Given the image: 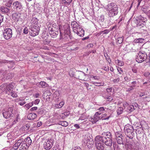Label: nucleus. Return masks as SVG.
<instances>
[{
    "mask_svg": "<svg viewBox=\"0 0 150 150\" xmlns=\"http://www.w3.org/2000/svg\"><path fill=\"white\" fill-rule=\"evenodd\" d=\"M59 96V93L58 91H55L54 94L53 96L55 97H57Z\"/></svg>",
    "mask_w": 150,
    "mask_h": 150,
    "instance_id": "nucleus-50",
    "label": "nucleus"
},
{
    "mask_svg": "<svg viewBox=\"0 0 150 150\" xmlns=\"http://www.w3.org/2000/svg\"><path fill=\"white\" fill-rule=\"evenodd\" d=\"M22 142V144L20 148V149L22 150H26L29 146H28L27 144H25L23 142Z\"/></svg>",
    "mask_w": 150,
    "mask_h": 150,
    "instance_id": "nucleus-27",
    "label": "nucleus"
},
{
    "mask_svg": "<svg viewBox=\"0 0 150 150\" xmlns=\"http://www.w3.org/2000/svg\"><path fill=\"white\" fill-rule=\"evenodd\" d=\"M71 26L73 32L81 37H83L84 35V31L81 26L76 21H72Z\"/></svg>",
    "mask_w": 150,
    "mask_h": 150,
    "instance_id": "nucleus-4",
    "label": "nucleus"
},
{
    "mask_svg": "<svg viewBox=\"0 0 150 150\" xmlns=\"http://www.w3.org/2000/svg\"><path fill=\"white\" fill-rule=\"evenodd\" d=\"M40 100L39 99H37L34 101V103L35 104H38L40 102Z\"/></svg>",
    "mask_w": 150,
    "mask_h": 150,
    "instance_id": "nucleus-62",
    "label": "nucleus"
},
{
    "mask_svg": "<svg viewBox=\"0 0 150 150\" xmlns=\"http://www.w3.org/2000/svg\"><path fill=\"white\" fill-rule=\"evenodd\" d=\"M48 30L49 31L50 34L51 36L53 38L56 37L59 34L58 31H54L53 30L52 28H51L50 26L48 27Z\"/></svg>",
    "mask_w": 150,
    "mask_h": 150,
    "instance_id": "nucleus-15",
    "label": "nucleus"
},
{
    "mask_svg": "<svg viewBox=\"0 0 150 150\" xmlns=\"http://www.w3.org/2000/svg\"><path fill=\"white\" fill-rule=\"evenodd\" d=\"M112 135L109 132H104L101 135L97 136L95 139L96 147L98 150H103L104 149V144L109 146L112 144Z\"/></svg>",
    "mask_w": 150,
    "mask_h": 150,
    "instance_id": "nucleus-1",
    "label": "nucleus"
},
{
    "mask_svg": "<svg viewBox=\"0 0 150 150\" xmlns=\"http://www.w3.org/2000/svg\"><path fill=\"white\" fill-rule=\"evenodd\" d=\"M23 142L25 144H27L28 146H29L31 144L32 140L30 137H27L24 140H23Z\"/></svg>",
    "mask_w": 150,
    "mask_h": 150,
    "instance_id": "nucleus-20",
    "label": "nucleus"
},
{
    "mask_svg": "<svg viewBox=\"0 0 150 150\" xmlns=\"http://www.w3.org/2000/svg\"><path fill=\"white\" fill-rule=\"evenodd\" d=\"M144 39L142 38H139L137 39H136L134 40V41L137 43H143Z\"/></svg>",
    "mask_w": 150,
    "mask_h": 150,
    "instance_id": "nucleus-38",
    "label": "nucleus"
},
{
    "mask_svg": "<svg viewBox=\"0 0 150 150\" xmlns=\"http://www.w3.org/2000/svg\"><path fill=\"white\" fill-rule=\"evenodd\" d=\"M12 4V1H8L6 4V5L7 7H10Z\"/></svg>",
    "mask_w": 150,
    "mask_h": 150,
    "instance_id": "nucleus-49",
    "label": "nucleus"
},
{
    "mask_svg": "<svg viewBox=\"0 0 150 150\" xmlns=\"http://www.w3.org/2000/svg\"><path fill=\"white\" fill-rule=\"evenodd\" d=\"M149 10H148V9H147V8H143V12L145 13H146V14H147V15H148V11Z\"/></svg>",
    "mask_w": 150,
    "mask_h": 150,
    "instance_id": "nucleus-58",
    "label": "nucleus"
},
{
    "mask_svg": "<svg viewBox=\"0 0 150 150\" xmlns=\"http://www.w3.org/2000/svg\"><path fill=\"white\" fill-rule=\"evenodd\" d=\"M147 21L146 18L140 16L135 21V23L136 24L137 26L139 27L140 26H143L144 23Z\"/></svg>",
    "mask_w": 150,
    "mask_h": 150,
    "instance_id": "nucleus-10",
    "label": "nucleus"
},
{
    "mask_svg": "<svg viewBox=\"0 0 150 150\" xmlns=\"http://www.w3.org/2000/svg\"><path fill=\"white\" fill-rule=\"evenodd\" d=\"M134 44L130 43L127 45L125 48V50L128 51H130L132 49L133 47L134 46Z\"/></svg>",
    "mask_w": 150,
    "mask_h": 150,
    "instance_id": "nucleus-22",
    "label": "nucleus"
},
{
    "mask_svg": "<svg viewBox=\"0 0 150 150\" xmlns=\"http://www.w3.org/2000/svg\"><path fill=\"white\" fill-rule=\"evenodd\" d=\"M0 11L3 13H7L10 12V9L7 7L2 6L0 8Z\"/></svg>",
    "mask_w": 150,
    "mask_h": 150,
    "instance_id": "nucleus-18",
    "label": "nucleus"
},
{
    "mask_svg": "<svg viewBox=\"0 0 150 150\" xmlns=\"http://www.w3.org/2000/svg\"><path fill=\"white\" fill-rule=\"evenodd\" d=\"M3 86L2 84L0 86V94H1L3 92L5 93L4 88H3Z\"/></svg>",
    "mask_w": 150,
    "mask_h": 150,
    "instance_id": "nucleus-47",
    "label": "nucleus"
},
{
    "mask_svg": "<svg viewBox=\"0 0 150 150\" xmlns=\"http://www.w3.org/2000/svg\"><path fill=\"white\" fill-rule=\"evenodd\" d=\"M28 31L27 28L26 27H25L23 30V33L24 34H26L28 33Z\"/></svg>",
    "mask_w": 150,
    "mask_h": 150,
    "instance_id": "nucleus-48",
    "label": "nucleus"
},
{
    "mask_svg": "<svg viewBox=\"0 0 150 150\" xmlns=\"http://www.w3.org/2000/svg\"><path fill=\"white\" fill-rule=\"evenodd\" d=\"M104 56L106 58V59L108 61V63L110 64L111 62V60H110L109 57L108 56L107 53H104Z\"/></svg>",
    "mask_w": 150,
    "mask_h": 150,
    "instance_id": "nucleus-35",
    "label": "nucleus"
},
{
    "mask_svg": "<svg viewBox=\"0 0 150 150\" xmlns=\"http://www.w3.org/2000/svg\"><path fill=\"white\" fill-rule=\"evenodd\" d=\"M107 10L108 11V16L110 17H113L117 15L118 8L114 3H111L107 5Z\"/></svg>",
    "mask_w": 150,
    "mask_h": 150,
    "instance_id": "nucleus-3",
    "label": "nucleus"
},
{
    "mask_svg": "<svg viewBox=\"0 0 150 150\" xmlns=\"http://www.w3.org/2000/svg\"><path fill=\"white\" fill-rule=\"evenodd\" d=\"M52 96L50 95H47L46 97V98L48 101L50 100L51 99Z\"/></svg>",
    "mask_w": 150,
    "mask_h": 150,
    "instance_id": "nucleus-59",
    "label": "nucleus"
},
{
    "mask_svg": "<svg viewBox=\"0 0 150 150\" xmlns=\"http://www.w3.org/2000/svg\"><path fill=\"white\" fill-rule=\"evenodd\" d=\"M58 124L64 127H66L68 125V123L66 121H62L59 122Z\"/></svg>",
    "mask_w": 150,
    "mask_h": 150,
    "instance_id": "nucleus-30",
    "label": "nucleus"
},
{
    "mask_svg": "<svg viewBox=\"0 0 150 150\" xmlns=\"http://www.w3.org/2000/svg\"><path fill=\"white\" fill-rule=\"evenodd\" d=\"M144 75L147 79H150V73L148 72H146L144 73Z\"/></svg>",
    "mask_w": 150,
    "mask_h": 150,
    "instance_id": "nucleus-44",
    "label": "nucleus"
},
{
    "mask_svg": "<svg viewBox=\"0 0 150 150\" xmlns=\"http://www.w3.org/2000/svg\"><path fill=\"white\" fill-rule=\"evenodd\" d=\"M14 74L12 73H8L6 76L7 79H10L13 77Z\"/></svg>",
    "mask_w": 150,
    "mask_h": 150,
    "instance_id": "nucleus-45",
    "label": "nucleus"
},
{
    "mask_svg": "<svg viewBox=\"0 0 150 150\" xmlns=\"http://www.w3.org/2000/svg\"><path fill=\"white\" fill-rule=\"evenodd\" d=\"M3 35L5 39H9L12 37V30L9 28L4 29L3 30Z\"/></svg>",
    "mask_w": 150,
    "mask_h": 150,
    "instance_id": "nucleus-9",
    "label": "nucleus"
},
{
    "mask_svg": "<svg viewBox=\"0 0 150 150\" xmlns=\"http://www.w3.org/2000/svg\"><path fill=\"white\" fill-rule=\"evenodd\" d=\"M23 140V138H21L18 140L13 145V148L15 150H17L22 143Z\"/></svg>",
    "mask_w": 150,
    "mask_h": 150,
    "instance_id": "nucleus-16",
    "label": "nucleus"
},
{
    "mask_svg": "<svg viewBox=\"0 0 150 150\" xmlns=\"http://www.w3.org/2000/svg\"><path fill=\"white\" fill-rule=\"evenodd\" d=\"M103 97L107 101L110 102L112 100V96H111V95H109V96H103Z\"/></svg>",
    "mask_w": 150,
    "mask_h": 150,
    "instance_id": "nucleus-29",
    "label": "nucleus"
},
{
    "mask_svg": "<svg viewBox=\"0 0 150 150\" xmlns=\"http://www.w3.org/2000/svg\"><path fill=\"white\" fill-rule=\"evenodd\" d=\"M124 131L126 136L130 139H132L134 137L133 127L130 124H128L125 126Z\"/></svg>",
    "mask_w": 150,
    "mask_h": 150,
    "instance_id": "nucleus-5",
    "label": "nucleus"
},
{
    "mask_svg": "<svg viewBox=\"0 0 150 150\" xmlns=\"http://www.w3.org/2000/svg\"><path fill=\"white\" fill-rule=\"evenodd\" d=\"M137 84V82L136 81H133L131 83L130 86H131V88L134 89L136 86Z\"/></svg>",
    "mask_w": 150,
    "mask_h": 150,
    "instance_id": "nucleus-42",
    "label": "nucleus"
},
{
    "mask_svg": "<svg viewBox=\"0 0 150 150\" xmlns=\"http://www.w3.org/2000/svg\"><path fill=\"white\" fill-rule=\"evenodd\" d=\"M36 85L40 88H45L49 86V85L44 81H41L36 83Z\"/></svg>",
    "mask_w": 150,
    "mask_h": 150,
    "instance_id": "nucleus-17",
    "label": "nucleus"
},
{
    "mask_svg": "<svg viewBox=\"0 0 150 150\" xmlns=\"http://www.w3.org/2000/svg\"><path fill=\"white\" fill-rule=\"evenodd\" d=\"M54 144V141L52 139L46 140L43 144L44 149L46 150H49L51 149Z\"/></svg>",
    "mask_w": 150,
    "mask_h": 150,
    "instance_id": "nucleus-11",
    "label": "nucleus"
},
{
    "mask_svg": "<svg viewBox=\"0 0 150 150\" xmlns=\"http://www.w3.org/2000/svg\"><path fill=\"white\" fill-rule=\"evenodd\" d=\"M3 88H4L5 93L8 95L11 93V92L13 90L15 85L14 83H11L9 84L5 83L2 84Z\"/></svg>",
    "mask_w": 150,
    "mask_h": 150,
    "instance_id": "nucleus-8",
    "label": "nucleus"
},
{
    "mask_svg": "<svg viewBox=\"0 0 150 150\" xmlns=\"http://www.w3.org/2000/svg\"><path fill=\"white\" fill-rule=\"evenodd\" d=\"M73 150H82L79 146L74 147L73 148Z\"/></svg>",
    "mask_w": 150,
    "mask_h": 150,
    "instance_id": "nucleus-60",
    "label": "nucleus"
},
{
    "mask_svg": "<svg viewBox=\"0 0 150 150\" xmlns=\"http://www.w3.org/2000/svg\"><path fill=\"white\" fill-rule=\"evenodd\" d=\"M13 5L17 11H20L23 10L22 5L20 2L15 1L13 3Z\"/></svg>",
    "mask_w": 150,
    "mask_h": 150,
    "instance_id": "nucleus-13",
    "label": "nucleus"
},
{
    "mask_svg": "<svg viewBox=\"0 0 150 150\" xmlns=\"http://www.w3.org/2000/svg\"><path fill=\"white\" fill-rule=\"evenodd\" d=\"M101 116H101V119H102V120H108L110 117V115L107 116L106 114H103Z\"/></svg>",
    "mask_w": 150,
    "mask_h": 150,
    "instance_id": "nucleus-32",
    "label": "nucleus"
},
{
    "mask_svg": "<svg viewBox=\"0 0 150 150\" xmlns=\"http://www.w3.org/2000/svg\"><path fill=\"white\" fill-rule=\"evenodd\" d=\"M106 91L107 93L109 95H111L113 93V89L112 87H110L106 89Z\"/></svg>",
    "mask_w": 150,
    "mask_h": 150,
    "instance_id": "nucleus-36",
    "label": "nucleus"
},
{
    "mask_svg": "<svg viewBox=\"0 0 150 150\" xmlns=\"http://www.w3.org/2000/svg\"><path fill=\"white\" fill-rule=\"evenodd\" d=\"M21 14L19 13H15L12 14L13 18L15 21H17L19 20Z\"/></svg>",
    "mask_w": 150,
    "mask_h": 150,
    "instance_id": "nucleus-19",
    "label": "nucleus"
},
{
    "mask_svg": "<svg viewBox=\"0 0 150 150\" xmlns=\"http://www.w3.org/2000/svg\"><path fill=\"white\" fill-rule=\"evenodd\" d=\"M105 108H104L103 107H100L98 109L99 111L97 112L100 113V115L101 113L104 112V111H105Z\"/></svg>",
    "mask_w": 150,
    "mask_h": 150,
    "instance_id": "nucleus-40",
    "label": "nucleus"
},
{
    "mask_svg": "<svg viewBox=\"0 0 150 150\" xmlns=\"http://www.w3.org/2000/svg\"><path fill=\"white\" fill-rule=\"evenodd\" d=\"M117 64L118 66H122L124 65V63L123 61L119 60H117Z\"/></svg>",
    "mask_w": 150,
    "mask_h": 150,
    "instance_id": "nucleus-43",
    "label": "nucleus"
},
{
    "mask_svg": "<svg viewBox=\"0 0 150 150\" xmlns=\"http://www.w3.org/2000/svg\"><path fill=\"white\" fill-rule=\"evenodd\" d=\"M131 150H139V147L137 144L133 146L131 148Z\"/></svg>",
    "mask_w": 150,
    "mask_h": 150,
    "instance_id": "nucleus-46",
    "label": "nucleus"
},
{
    "mask_svg": "<svg viewBox=\"0 0 150 150\" xmlns=\"http://www.w3.org/2000/svg\"><path fill=\"white\" fill-rule=\"evenodd\" d=\"M64 101H62L60 102L59 104H54L53 106L57 108H61L64 105Z\"/></svg>",
    "mask_w": 150,
    "mask_h": 150,
    "instance_id": "nucleus-25",
    "label": "nucleus"
},
{
    "mask_svg": "<svg viewBox=\"0 0 150 150\" xmlns=\"http://www.w3.org/2000/svg\"><path fill=\"white\" fill-rule=\"evenodd\" d=\"M121 132L120 131L116 132H115V135L116 138L119 137H122V134Z\"/></svg>",
    "mask_w": 150,
    "mask_h": 150,
    "instance_id": "nucleus-33",
    "label": "nucleus"
},
{
    "mask_svg": "<svg viewBox=\"0 0 150 150\" xmlns=\"http://www.w3.org/2000/svg\"><path fill=\"white\" fill-rule=\"evenodd\" d=\"M70 26L68 24H65L63 27L60 24L59 25L60 34V39H64V40H67L70 39Z\"/></svg>",
    "mask_w": 150,
    "mask_h": 150,
    "instance_id": "nucleus-2",
    "label": "nucleus"
},
{
    "mask_svg": "<svg viewBox=\"0 0 150 150\" xmlns=\"http://www.w3.org/2000/svg\"><path fill=\"white\" fill-rule=\"evenodd\" d=\"M132 71L134 73H137V68L133 67L132 68Z\"/></svg>",
    "mask_w": 150,
    "mask_h": 150,
    "instance_id": "nucleus-61",
    "label": "nucleus"
},
{
    "mask_svg": "<svg viewBox=\"0 0 150 150\" xmlns=\"http://www.w3.org/2000/svg\"><path fill=\"white\" fill-rule=\"evenodd\" d=\"M118 71L120 74H122L123 72L122 69L120 67H118L117 69Z\"/></svg>",
    "mask_w": 150,
    "mask_h": 150,
    "instance_id": "nucleus-52",
    "label": "nucleus"
},
{
    "mask_svg": "<svg viewBox=\"0 0 150 150\" xmlns=\"http://www.w3.org/2000/svg\"><path fill=\"white\" fill-rule=\"evenodd\" d=\"M98 121L96 119L94 118V117L93 118L91 119V121L93 123H96Z\"/></svg>",
    "mask_w": 150,
    "mask_h": 150,
    "instance_id": "nucleus-51",
    "label": "nucleus"
},
{
    "mask_svg": "<svg viewBox=\"0 0 150 150\" xmlns=\"http://www.w3.org/2000/svg\"><path fill=\"white\" fill-rule=\"evenodd\" d=\"M13 107H9L3 110V115L4 118L8 119L12 116Z\"/></svg>",
    "mask_w": 150,
    "mask_h": 150,
    "instance_id": "nucleus-7",
    "label": "nucleus"
},
{
    "mask_svg": "<svg viewBox=\"0 0 150 150\" xmlns=\"http://www.w3.org/2000/svg\"><path fill=\"white\" fill-rule=\"evenodd\" d=\"M115 39L116 42L119 44H121L123 41V38L122 37L117 38V36L115 38Z\"/></svg>",
    "mask_w": 150,
    "mask_h": 150,
    "instance_id": "nucleus-28",
    "label": "nucleus"
},
{
    "mask_svg": "<svg viewBox=\"0 0 150 150\" xmlns=\"http://www.w3.org/2000/svg\"><path fill=\"white\" fill-rule=\"evenodd\" d=\"M147 56L146 52L142 51L138 54L136 57V60L139 63H142L145 61H147Z\"/></svg>",
    "mask_w": 150,
    "mask_h": 150,
    "instance_id": "nucleus-6",
    "label": "nucleus"
},
{
    "mask_svg": "<svg viewBox=\"0 0 150 150\" xmlns=\"http://www.w3.org/2000/svg\"><path fill=\"white\" fill-rule=\"evenodd\" d=\"M136 108V106L134 107L133 105H128V107L127 108V111L128 112H131L135 110Z\"/></svg>",
    "mask_w": 150,
    "mask_h": 150,
    "instance_id": "nucleus-24",
    "label": "nucleus"
},
{
    "mask_svg": "<svg viewBox=\"0 0 150 150\" xmlns=\"http://www.w3.org/2000/svg\"><path fill=\"white\" fill-rule=\"evenodd\" d=\"M116 139L118 144H122L123 143V139L122 137H119L116 138Z\"/></svg>",
    "mask_w": 150,
    "mask_h": 150,
    "instance_id": "nucleus-39",
    "label": "nucleus"
},
{
    "mask_svg": "<svg viewBox=\"0 0 150 150\" xmlns=\"http://www.w3.org/2000/svg\"><path fill=\"white\" fill-rule=\"evenodd\" d=\"M92 83L94 85L96 86H103L104 84V83L103 81H101L100 82H95L92 81Z\"/></svg>",
    "mask_w": 150,
    "mask_h": 150,
    "instance_id": "nucleus-26",
    "label": "nucleus"
},
{
    "mask_svg": "<svg viewBox=\"0 0 150 150\" xmlns=\"http://www.w3.org/2000/svg\"><path fill=\"white\" fill-rule=\"evenodd\" d=\"M102 69L105 71H108L109 70V67L108 66H104L103 67Z\"/></svg>",
    "mask_w": 150,
    "mask_h": 150,
    "instance_id": "nucleus-56",
    "label": "nucleus"
},
{
    "mask_svg": "<svg viewBox=\"0 0 150 150\" xmlns=\"http://www.w3.org/2000/svg\"><path fill=\"white\" fill-rule=\"evenodd\" d=\"M119 80L120 78H118L117 79H114L112 81L114 83H118L119 82Z\"/></svg>",
    "mask_w": 150,
    "mask_h": 150,
    "instance_id": "nucleus-53",
    "label": "nucleus"
},
{
    "mask_svg": "<svg viewBox=\"0 0 150 150\" xmlns=\"http://www.w3.org/2000/svg\"><path fill=\"white\" fill-rule=\"evenodd\" d=\"M86 117L83 115H82L79 118L78 120H84Z\"/></svg>",
    "mask_w": 150,
    "mask_h": 150,
    "instance_id": "nucleus-54",
    "label": "nucleus"
},
{
    "mask_svg": "<svg viewBox=\"0 0 150 150\" xmlns=\"http://www.w3.org/2000/svg\"><path fill=\"white\" fill-rule=\"evenodd\" d=\"M16 116H17V117L16 118V119L15 120L13 121V124H14V123L15 124V123H16L18 122V120L19 119V115L18 114H17V115Z\"/></svg>",
    "mask_w": 150,
    "mask_h": 150,
    "instance_id": "nucleus-57",
    "label": "nucleus"
},
{
    "mask_svg": "<svg viewBox=\"0 0 150 150\" xmlns=\"http://www.w3.org/2000/svg\"><path fill=\"white\" fill-rule=\"evenodd\" d=\"M73 0H61V2L62 4L65 6H68L72 1Z\"/></svg>",
    "mask_w": 150,
    "mask_h": 150,
    "instance_id": "nucleus-23",
    "label": "nucleus"
},
{
    "mask_svg": "<svg viewBox=\"0 0 150 150\" xmlns=\"http://www.w3.org/2000/svg\"><path fill=\"white\" fill-rule=\"evenodd\" d=\"M33 105V102H32L26 104L25 105V108L27 110L29 109Z\"/></svg>",
    "mask_w": 150,
    "mask_h": 150,
    "instance_id": "nucleus-31",
    "label": "nucleus"
},
{
    "mask_svg": "<svg viewBox=\"0 0 150 150\" xmlns=\"http://www.w3.org/2000/svg\"><path fill=\"white\" fill-rule=\"evenodd\" d=\"M31 31H29L30 35L34 37L38 35L39 33L40 28L38 27L31 28L30 29Z\"/></svg>",
    "mask_w": 150,
    "mask_h": 150,
    "instance_id": "nucleus-12",
    "label": "nucleus"
},
{
    "mask_svg": "<svg viewBox=\"0 0 150 150\" xmlns=\"http://www.w3.org/2000/svg\"><path fill=\"white\" fill-rule=\"evenodd\" d=\"M25 102L24 100H23L22 101H20L18 103V104L21 105H23L25 103Z\"/></svg>",
    "mask_w": 150,
    "mask_h": 150,
    "instance_id": "nucleus-63",
    "label": "nucleus"
},
{
    "mask_svg": "<svg viewBox=\"0 0 150 150\" xmlns=\"http://www.w3.org/2000/svg\"><path fill=\"white\" fill-rule=\"evenodd\" d=\"M104 16L103 15L100 16L99 19V23H100V24L101 25H102V27L107 28L109 26V25H106L105 23V21L104 22Z\"/></svg>",
    "mask_w": 150,
    "mask_h": 150,
    "instance_id": "nucleus-14",
    "label": "nucleus"
},
{
    "mask_svg": "<svg viewBox=\"0 0 150 150\" xmlns=\"http://www.w3.org/2000/svg\"><path fill=\"white\" fill-rule=\"evenodd\" d=\"M110 32V30H105L104 31H102V32H103V34H108Z\"/></svg>",
    "mask_w": 150,
    "mask_h": 150,
    "instance_id": "nucleus-55",
    "label": "nucleus"
},
{
    "mask_svg": "<svg viewBox=\"0 0 150 150\" xmlns=\"http://www.w3.org/2000/svg\"><path fill=\"white\" fill-rule=\"evenodd\" d=\"M9 94V95H11L12 97L13 98H16L17 97V93L15 91H13V90Z\"/></svg>",
    "mask_w": 150,
    "mask_h": 150,
    "instance_id": "nucleus-37",
    "label": "nucleus"
},
{
    "mask_svg": "<svg viewBox=\"0 0 150 150\" xmlns=\"http://www.w3.org/2000/svg\"><path fill=\"white\" fill-rule=\"evenodd\" d=\"M123 107L125 108L126 107H127L128 105V103L126 102H124L123 103Z\"/></svg>",
    "mask_w": 150,
    "mask_h": 150,
    "instance_id": "nucleus-64",
    "label": "nucleus"
},
{
    "mask_svg": "<svg viewBox=\"0 0 150 150\" xmlns=\"http://www.w3.org/2000/svg\"><path fill=\"white\" fill-rule=\"evenodd\" d=\"M123 110V108L122 107H119L117 110V112L118 115L122 114Z\"/></svg>",
    "mask_w": 150,
    "mask_h": 150,
    "instance_id": "nucleus-41",
    "label": "nucleus"
},
{
    "mask_svg": "<svg viewBox=\"0 0 150 150\" xmlns=\"http://www.w3.org/2000/svg\"><path fill=\"white\" fill-rule=\"evenodd\" d=\"M100 113L98 112H97L94 115L93 117L96 119L98 120H99L101 119V116H100Z\"/></svg>",
    "mask_w": 150,
    "mask_h": 150,
    "instance_id": "nucleus-34",
    "label": "nucleus"
},
{
    "mask_svg": "<svg viewBox=\"0 0 150 150\" xmlns=\"http://www.w3.org/2000/svg\"><path fill=\"white\" fill-rule=\"evenodd\" d=\"M37 116L36 114L33 113H31L28 114L27 116L28 118L30 120L34 119Z\"/></svg>",
    "mask_w": 150,
    "mask_h": 150,
    "instance_id": "nucleus-21",
    "label": "nucleus"
}]
</instances>
